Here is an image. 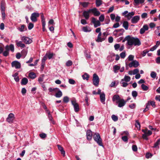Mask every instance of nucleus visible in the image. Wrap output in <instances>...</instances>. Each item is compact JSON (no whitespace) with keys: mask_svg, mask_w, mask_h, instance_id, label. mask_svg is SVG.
I'll use <instances>...</instances> for the list:
<instances>
[{"mask_svg":"<svg viewBox=\"0 0 160 160\" xmlns=\"http://www.w3.org/2000/svg\"><path fill=\"white\" fill-rule=\"evenodd\" d=\"M5 49H7L8 50H10L12 52L14 51V46L13 44H11L9 46L7 45L5 48Z\"/></svg>","mask_w":160,"mask_h":160,"instance_id":"18","label":"nucleus"},{"mask_svg":"<svg viewBox=\"0 0 160 160\" xmlns=\"http://www.w3.org/2000/svg\"><path fill=\"white\" fill-rule=\"evenodd\" d=\"M91 12V11H89V9L87 11H84L83 12V16L86 20L88 19L89 17V13Z\"/></svg>","mask_w":160,"mask_h":160,"instance_id":"15","label":"nucleus"},{"mask_svg":"<svg viewBox=\"0 0 160 160\" xmlns=\"http://www.w3.org/2000/svg\"><path fill=\"white\" fill-rule=\"evenodd\" d=\"M100 97L101 102L103 104H105V94L103 92L100 95Z\"/></svg>","mask_w":160,"mask_h":160,"instance_id":"19","label":"nucleus"},{"mask_svg":"<svg viewBox=\"0 0 160 160\" xmlns=\"http://www.w3.org/2000/svg\"><path fill=\"white\" fill-rule=\"evenodd\" d=\"M63 101L67 103L69 101V98L67 96L64 97L63 98Z\"/></svg>","mask_w":160,"mask_h":160,"instance_id":"52","label":"nucleus"},{"mask_svg":"<svg viewBox=\"0 0 160 160\" xmlns=\"http://www.w3.org/2000/svg\"><path fill=\"white\" fill-rule=\"evenodd\" d=\"M92 132L90 130H88L86 132L87 138L88 140H91L92 138Z\"/></svg>","mask_w":160,"mask_h":160,"instance_id":"14","label":"nucleus"},{"mask_svg":"<svg viewBox=\"0 0 160 160\" xmlns=\"http://www.w3.org/2000/svg\"><path fill=\"white\" fill-rule=\"evenodd\" d=\"M120 68V67L118 65H115L113 67V69H114V72L115 73L116 72V71L119 70Z\"/></svg>","mask_w":160,"mask_h":160,"instance_id":"45","label":"nucleus"},{"mask_svg":"<svg viewBox=\"0 0 160 160\" xmlns=\"http://www.w3.org/2000/svg\"><path fill=\"white\" fill-rule=\"evenodd\" d=\"M11 64L12 67H15L16 69L20 68L21 66L20 63L17 61L12 62Z\"/></svg>","mask_w":160,"mask_h":160,"instance_id":"8","label":"nucleus"},{"mask_svg":"<svg viewBox=\"0 0 160 160\" xmlns=\"http://www.w3.org/2000/svg\"><path fill=\"white\" fill-rule=\"evenodd\" d=\"M134 14L135 13L133 12H129L126 16V17L127 18L128 20H129L131 18L132 16H133Z\"/></svg>","mask_w":160,"mask_h":160,"instance_id":"21","label":"nucleus"},{"mask_svg":"<svg viewBox=\"0 0 160 160\" xmlns=\"http://www.w3.org/2000/svg\"><path fill=\"white\" fill-rule=\"evenodd\" d=\"M25 28V25H21L20 28H19V30L21 32L24 31V29Z\"/></svg>","mask_w":160,"mask_h":160,"instance_id":"57","label":"nucleus"},{"mask_svg":"<svg viewBox=\"0 0 160 160\" xmlns=\"http://www.w3.org/2000/svg\"><path fill=\"white\" fill-rule=\"evenodd\" d=\"M128 136H124L122 137V139L124 142H127L128 141Z\"/></svg>","mask_w":160,"mask_h":160,"instance_id":"47","label":"nucleus"},{"mask_svg":"<svg viewBox=\"0 0 160 160\" xmlns=\"http://www.w3.org/2000/svg\"><path fill=\"white\" fill-rule=\"evenodd\" d=\"M58 90V92L56 93L55 96L56 98H60L62 96V92L59 90V88L56 90Z\"/></svg>","mask_w":160,"mask_h":160,"instance_id":"22","label":"nucleus"},{"mask_svg":"<svg viewBox=\"0 0 160 160\" xmlns=\"http://www.w3.org/2000/svg\"><path fill=\"white\" fill-rule=\"evenodd\" d=\"M92 22L94 24V27L96 28L101 25L100 22L98 20H97L94 18H92Z\"/></svg>","mask_w":160,"mask_h":160,"instance_id":"10","label":"nucleus"},{"mask_svg":"<svg viewBox=\"0 0 160 160\" xmlns=\"http://www.w3.org/2000/svg\"><path fill=\"white\" fill-rule=\"evenodd\" d=\"M152 156V154L150 153H146V157L147 158H151Z\"/></svg>","mask_w":160,"mask_h":160,"instance_id":"62","label":"nucleus"},{"mask_svg":"<svg viewBox=\"0 0 160 160\" xmlns=\"http://www.w3.org/2000/svg\"><path fill=\"white\" fill-rule=\"evenodd\" d=\"M80 4L84 8H86L88 6L89 3L88 2H81Z\"/></svg>","mask_w":160,"mask_h":160,"instance_id":"42","label":"nucleus"},{"mask_svg":"<svg viewBox=\"0 0 160 160\" xmlns=\"http://www.w3.org/2000/svg\"><path fill=\"white\" fill-rule=\"evenodd\" d=\"M140 20V16L137 15L132 17L131 19V22L132 23H137Z\"/></svg>","mask_w":160,"mask_h":160,"instance_id":"12","label":"nucleus"},{"mask_svg":"<svg viewBox=\"0 0 160 160\" xmlns=\"http://www.w3.org/2000/svg\"><path fill=\"white\" fill-rule=\"evenodd\" d=\"M17 45L18 47L24 48L25 47V45L22 43L21 41L18 42L17 40L16 41Z\"/></svg>","mask_w":160,"mask_h":160,"instance_id":"23","label":"nucleus"},{"mask_svg":"<svg viewBox=\"0 0 160 160\" xmlns=\"http://www.w3.org/2000/svg\"><path fill=\"white\" fill-rule=\"evenodd\" d=\"M126 41H127L126 44L129 47L128 48H130L133 45L139 46L141 45V42L138 38H135L129 35L126 37L122 42H124Z\"/></svg>","mask_w":160,"mask_h":160,"instance_id":"1","label":"nucleus"},{"mask_svg":"<svg viewBox=\"0 0 160 160\" xmlns=\"http://www.w3.org/2000/svg\"><path fill=\"white\" fill-rule=\"evenodd\" d=\"M96 32L97 33H99L97 37V38L96 40V41L98 42H102L104 41L106 38H101V36L102 35V33L101 32V28H97L96 30Z\"/></svg>","mask_w":160,"mask_h":160,"instance_id":"3","label":"nucleus"},{"mask_svg":"<svg viewBox=\"0 0 160 160\" xmlns=\"http://www.w3.org/2000/svg\"><path fill=\"white\" fill-rule=\"evenodd\" d=\"M142 131L144 133V134L149 136L152 134V132L150 130H148L147 129H142Z\"/></svg>","mask_w":160,"mask_h":160,"instance_id":"20","label":"nucleus"},{"mask_svg":"<svg viewBox=\"0 0 160 160\" xmlns=\"http://www.w3.org/2000/svg\"><path fill=\"white\" fill-rule=\"evenodd\" d=\"M160 142V139H159L154 144V146L153 147L154 148H156L158 145L159 144Z\"/></svg>","mask_w":160,"mask_h":160,"instance_id":"51","label":"nucleus"},{"mask_svg":"<svg viewBox=\"0 0 160 160\" xmlns=\"http://www.w3.org/2000/svg\"><path fill=\"white\" fill-rule=\"evenodd\" d=\"M123 27L126 30H128V23L127 21H124L123 23Z\"/></svg>","mask_w":160,"mask_h":160,"instance_id":"33","label":"nucleus"},{"mask_svg":"<svg viewBox=\"0 0 160 160\" xmlns=\"http://www.w3.org/2000/svg\"><path fill=\"white\" fill-rule=\"evenodd\" d=\"M82 77L83 79H86L87 80H88L89 77V76L87 73H85L84 74L82 75Z\"/></svg>","mask_w":160,"mask_h":160,"instance_id":"32","label":"nucleus"},{"mask_svg":"<svg viewBox=\"0 0 160 160\" xmlns=\"http://www.w3.org/2000/svg\"><path fill=\"white\" fill-rule=\"evenodd\" d=\"M132 150L133 151L136 152L137 151V147L135 145H133L132 147Z\"/></svg>","mask_w":160,"mask_h":160,"instance_id":"60","label":"nucleus"},{"mask_svg":"<svg viewBox=\"0 0 160 160\" xmlns=\"http://www.w3.org/2000/svg\"><path fill=\"white\" fill-rule=\"evenodd\" d=\"M141 88L144 91H147L148 89V87L143 84L141 85Z\"/></svg>","mask_w":160,"mask_h":160,"instance_id":"37","label":"nucleus"},{"mask_svg":"<svg viewBox=\"0 0 160 160\" xmlns=\"http://www.w3.org/2000/svg\"><path fill=\"white\" fill-rule=\"evenodd\" d=\"M144 0H134L135 2L134 5H138L140 3H142L144 2Z\"/></svg>","mask_w":160,"mask_h":160,"instance_id":"28","label":"nucleus"},{"mask_svg":"<svg viewBox=\"0 0 160 160\" xmlns=\"http://www.w3.org/2000/svg\"><path fill=\"white\" fill-rule=\"evenodd\" d=\"M120 56L121 58H124L126 56L125 52H123L120 54Z\"/></svg>","mask_w":160,"mask_h":160,"instance_id":"59","label":"nucleus"},{"mask_svg":"<svg viewBox=\"0 0 160 160\" xmlns=\"http://www.w3.org/2000/svg\"><path fill=\"white\" fill-rule=\"evenodd\" d=\"M34 27L33 24L31 23L30 22L29 23L28 25V28L29 30H31Z\"/></svg>","mask_w":160,"mask_h":160,"instance_id":"44","label":"nucleus"},{"mask_svg":"<svg viewBox=\"0 0 160 160\" xmlns=\"http://www.w3.org/2000/svg\"><path fill=\"white\" fill-rule=\"evenodd\" d=\"M29 77L30 78L33 79L36 77V75L34 72H30L29 74Z\"/></svg>","mask_w":160,"mask_h":160,"instance_id":"34","label":"nucleus"},{"mask_svg":"<svg viewBox=\"0 0 160 160\" xmlns=\"http://www.w3.org/2000/svg\"><path fill=\"white\" fill-rule=\"evenodd\" d=\"M39 14L38 12H33L31 14L30 19L31 20L34 22H35L37 21V18L39 16Z\"/></svg>","mask_w":160,"mask_h":160,"instance_id":"5","label":"nucleus"},{"mask_svg":"<svg viewBox=\"0 0 160 160\" xmlns=\"http://www.w3.org/2000/svg\"><path fill=\"white\" fill-rule=\"evenodd\" d=\"M93 83L96 86L98 85L99 83V78L98 76L95 73L93 75Z\"/></svg>","mask_w":160,"mask_h":160,"instance_id":"4","label":"nucleus"},{"mask_svg":"<svg viewBox=\"0 0 160 160\" xmlns=\"http://www.w3.org/2000/svg\"><path fill=\"white\" fill-rule=\"evenodd\" d=\"M48 117L49 120L53 124H55V122L53 119L52 117L50 112H49L48 114Z\"/></svg>","mask_w":160,"mask_h":160,"instance_id":"25","label":"nucleus"},{"mask_svg":"<svg viewBox=\"0 0 160 160\" xmlns=\"http://www.w3.org/2000/svg\"><path fill=\"white\" fill-rule=\"evenodd\" d=\"M22 40L26 44H29L31 43L32 42V40L27 37H23L22 38Z\"/></svg>","mask_w":160,"mask_h":160,"instance_id":"13","label":"nucleus"},{"mask_svg":"<svg viewBox=\"0 0 160 160\" xmlns=\"http://www.w3.org/2000/svg\"><path fill=\"white\" fill-rule=\"evenodd\" d=\"M116 103H118V106L121 108L124 106L126 102L123 99H121L118 101H116Z\"/></svg>","mask_w":160,"mask_h":160,"instance_id":"11","label":"nucleus"},{"mask_svg":"<svg viewBox=\"0 0 160 160\" xmlns=\"http://www.w3.org/2000/svg\"><path fill=\"white\" fill-rule=\"evenodd\" d=\"M148 29V27L147 25H145L143 26V27L140 29V33L142 34H143Z\"/></svg>","mask_w":160,"mask_h":160,"instance_id":"16","label":"nucleus"},{"mask_svg":"<svg viewBox=\"0 0 160 160\" xmlns=\"http://www.w3.org/2000/svg\"><path fill=\"white\" fill-rule=\"evenodd\" d=\"M54 24V20L52 19H50L48 22V27L50 26V25H53Z\"/></svg>","mask_w":160,"mask_h":160,"instance_id":"58","label":"nucleus"},{"mask_svg":"<svg viewBox=\"0 0 160 160\" xmlns=\"http://www.w3.org/2000/svg\"><path fill=\"white\" fill-rule=\"evenodd\" d=\"M90 11H91V12L93 13L94 15L95 16H98L100 15V12L97 11V9L96 8L89 9Z\"/></svg>","mask_w":160,"mask_h":160,"instance_id":"17","label":"nucleus"},{"mask_svg":"<svg viewBox=\"0 0 160 160\" xmlns=\"http://www.w3.org/2000/svg\"><path fill=\"white\" fill-rule=\"evenodd\" d=\"M120 83L122 84L121 86L123 87H126L128 85L127 82L125 81L122 79H121Z\"/></svg>","mask_w":160,"mask_h":160,"instance_id":"24","label":"nucleus"},{"mask_svg":"<svg viewBox=\"0 0 160 160\" xmlns=\"http://www.w3.org/2000/svg\"><path fill=\"white\" fill-rule=\"evenodd\" d=\"M122 79L125 81L128 82L130 81L131 80V78L129 76L125 75L124 78Z\"/></svg>","mask_w":160,"mask_h":160,"instance_id":"36","label":"nucleus"},{"mask_svg":"<svg viewBox=\"0 0 160 160\" xmlns=\"http://www.w3.org/2000/svg\"><path fill=\"white\" fill-rule=\"evenodd\" d=\"M157 73L154 72L152 71L151 72L150 74V76L153 79H155Z\"/></svg>","mask_w":160,"mask_h":160,"instance_id":"40","label":"nucleus"},{"mask_svg":"<svg viewBox=\"0 0 160 160\" xmlns=\"http://www.w3.org/2000/svg\"><path fill=\"white\" fill-rule=\"evenodd\" d=\"M114 6H112L109 8L108 11V13L111 12L113 11L114 10Z\"/></svg>","mask_w":160,"mask_h":160,"instance_id":"63","label":"nucleus"},{"mask_svg":"<svg viewBox=\"0 0 160 160\" xmlns=\"http://www.w3.org/2000/svg\"><path fill=\"white\" fill-rule=\"evenodd\" d=\"M112 119L114 121H116L118 120V117L114 115H112L111 117Z\"/></svg>","mask_w":160,"mask_h":160,"instance_id":"46","label":"nucleus"},{"mask_svg":"<svg viewBox=\"0 0 160 160\" xmlns=\"http://www.w3.org/2000/svg\"><path fill=\"white\" fill-rule=\"evenodd\" d=\"M14 118V115L12 113H10L8 115L6 120L9 123H12V122Z\"/></svg>","mask_w":160,"mask_h":160,"instance_id":"6","label":"nucleus"},{"mask_svg":"<svg viewBox=\"0 0 160 160\" xmlns=\"http://www.w3.org/2000/svg\"><path fill=\"white\" fill-rule=\"evenodd\" d=\"M5 9L4 3L2 1L1 3V12H5Z\"/></svg>","mask_w":160,"mask_h":160,"instance_id":"26","label":"nucleus"},{"mask_svg":"<svg viewBox=\"0 0 160 160\" xmlns=\"http://www.w3.org/2000/svg\"><path fill=\"white\" fill-rule=\"evenodd\" d=\"M72 64V62L70 60L68 61L66 63V65L67 66H70Z\"/></svg>","mask_w":160,"mask_h":160,"instance_id":"55","label":"nucleus"},{"mask_svg":"<svg viewBox=\"0 0 160 160\" xmlns=\"http://www.w3.org/2000/svg\"><path fill=\"white\" fill-rule=\"evenodd\" d=\"M41 21L42 25H46V22L45 21V19L44 16L43 14L41 16Z\"/></svg>","mask_w":160,"mask_h":160,"instance_id":"39","label":"nucleus"},{"mask_svg":"<svg viewBox=\"0 0 160 160\" xmlns=\"http://www.w3.org/2000/svg\"><path fill=\"white\" fill-rule=\"evenodd\" d=\"M134 56L132 55H130L128 57V60L129 61H133L134 59Z\"/></svg>","mask_w":160,"mask_h":160,"instance_id":"49","label":"nucleus"},{"mask_svg":"<svg viewBox=\"0 0 160 160\" xmlns=\"http://www.w3.org/2000/svg\"><path fill=\"white\" fill-rule=\"evenodd\" d=\"M82 30L85 32H90L91 30V28L88 27H84L82 28Z\"/></svg>","mask_w":160,"mask_h":160,"instance_id":"31","label":"nucleus"},{"mask_svg":"<svg viewBox=\"0 0 160 160\" xmlns=\"http://www.w3.org/2000/svg\"><path fill=\"white\" fill-rule=\"evenodd\" d=\"M72 104L74 107V110L75 112H77L79 111V108L78 104L76 102L75 100H72L71 101Z\"/></svg>","mask_w":160,"mask_h":160,"instance_id":"7","label":"nucleus"},{"mask_svg":"<svg viewBox=\"0 0 160 160\" xmlns=\"http://www.w3.org/2000/svg\"><path fill=\"white\" fill-rule=\"evenodd\" d=\"M148 14L146 12L143 13L141 15V17L142 18H144L147 17Z\"/></svg>","mask_w":160,"mask_h":160,"instance_id":"56","label":"nucleus"},{"mask_svg":"<svg viewBox=\"0 0 160 160\" xmlns=\"http://www.w3.org/2000/svg\"><path fill=\"white\" fill-rule=\"evenodd\" d=\"M135 125L136 127L138 129H139V130L140 129V125L138 121H136Z\"/></svg>","mask_w":160,"mask_h":160,"instance_id":"41","label":"nucleus"},{"mask_svg":"<svg viewBox=\"0 0 160 160\" xmlns=\"http://www.w3.org/2000/svg\"><path fill=\"white\" fill-rule=\"evenodd\" d=\"M120 99V97L118 95H114L112 98V100L113 101H115L116 100V101H118Z\"/></svg>","mask_w":160,"mask_h":160,"instance_id":"29","label":"nucleus"},{"mask_svg":"<svg viewBox=\"0 0 160 160\" xmlns=\"http://www.w3.org/2000/svg\"><path fill=\"white\" fill-rule=\"evenodd\" d=\"M9 50L7 49H6V50L4 51L3 53V54L4 56H7L9 54Z\"/></svg>","mask_w":160,"mask_h":160,"instance_id":"53","label":"nucleus"},{"mask_svg":"<svg viewBox=\"0 0 160 160\" xmlns=\"http://www.w3.org/2000/svg\"><path fill=\"white\" fill-rule=\"evenodd\" d=\"M28 79L25 78H24L22 79L21 82V84L22 85H25L28 82Z\"/></svg>","mask_w":160,"mask_h":160,"instance_id":"27","label":"nucleus"},{"mask_svg":"<svg viewBox=\"0 0 160 160\" xmlns=\"http://www.w3.org/2000/svg\"><path fill=\"white\" fill-rule=\"evenodd\" d=\"M132 95L133 97L135 98L138 96V92L136 91H133L132 92Z\"/></svg>","mask_w":160,"mask_h":160,"instance_id":"38","label":"nucleus"},{"mask_svg":"<svg viewBox=\"0 0 160 160\" xmlns=\"http://www.w3.org/2000/svg\"><path fill=\"white\" fill-rule=\"evenodd\" d=\"M46 54L49 59L52 58L53 55V53H47Z\"/></svg>","mask_w":160,"mask_h":160,"instance_id":"43","label":"nucleus"},{"mask_svg":"<svg viewBox=\"0 0 160 160\" xmlns=\"http://www.w3.org/2000/svg\"><path fill=\"white\" fill-rule=\"evenodd\" d=\"M69 83L71 84H74L75 83V81L72 79H69L68 80Z\"/></svg>","mask_w":160,"mask_h":160,"instance_id":"54","label":"nucleus"},{"mask_svg":"<svg viewBox=\"0 0 160 160\" xmlns=\"http://www.w3.org/2000/svg\"><path fill=\"white\" fill-rule=\"evenodd\" d=\"M120 45L118 44H116L114 45V47L115 50H117L119 48Z\"/></svg>","mask_w":160,"mask_h":160,"instance_id":"61","label":"nucleus"},{"mask_svg":"<svg viewBox=\"0 0 160 160\" xmlns=\"http://www.w3.org/2000/svg\"><path fill=\"white\" fill-rule=\"evenodd\" d=\"M155 61L156 63L158 64H160V57H158L156 58Z\"/></svg>","mask_w":160,"mask_h":160,"instance_id":"64","label":"nucleus"},{"mask_svg":"<svg viewBox=\"0 0 160 160\" xmlns=\"http://www.w3.org/2000/svg\"><path fill=\"white\" fill-rule=\"evenodd\" d=\"M96 4L97 7H98L102 4V1L101 0H96Z\"/></svg>","mask_w":160,"mask_h":160,"instance_id":"35","label":"nucleus"},{"mask_svg":"<svg viewBox=\"0 0 160 160\" xmlns=\"http://www.w3.org/2000/svg\"><path fill=\"white\" fill-rule=\"evenodd\" d=\"M94 140L100 146H103L102 143V139L100 137L99 134L98 133H96L93 135Z\"/></svg>","mask_w":160,"mask_h":160,"instance_id":"2","label":"nucleus"},{"mask_svg":"<svg viewBox=\"0 0 160 160\" xmlns=\"http://www.w3.org/2000/svg\"><path fill=\"white\" fill-rule=\"evenodd\" d=\"M139 65V62L136 60H133L128 65V66L130 68H131L132 67L137 68Z\"/></svg>","mask_w":160,"mask_h":160,"instance_id":"9","label":"nucleus"},{"mask_svg":"<svg viewBox=\"0 0 160 160\" xmlns=\"http://www.w3.org/2000/svg\"><path fill=\"white\" fill-rule=\"evenodd\" d=\"M104 19V15L103 14L101 15L99 17V21L102 22Z\"/></svg>","mask_w":160,"mask_h":160,"instance_id":"48","label":"nucleus"},{"mask_svg":"<svg viewBox=\"0 0 160 160\" xmlns=\"http://www.w3.org/2000/svg\"><path fill=\"white\" fill-rule=\"evenodd\" d=\"M121 134L122 135H125L127 136H129V133L127 131L123 132L122 133H121Z\"/></svg>","mask_w":160,"mask_h":160,"instance_id":"50","label":"nucleus"},{"mask_svg":"<svg viewBox=\"0 0 160 160\" xmlns=\"http://www.w3.org/2000/svg\"><path fill=\"white\" fill-rule=\"evenodd\" d=\"M121 32V33H118V34L119 35H122L123 32H124V29H123L122 28L118 29L116 30L115 31H114V32H116L118 33H119V32Z\"/></svg>","mask_w":160,"mask_h":160,"instance_id":"30","label":"nucleus"}]
</instances>
